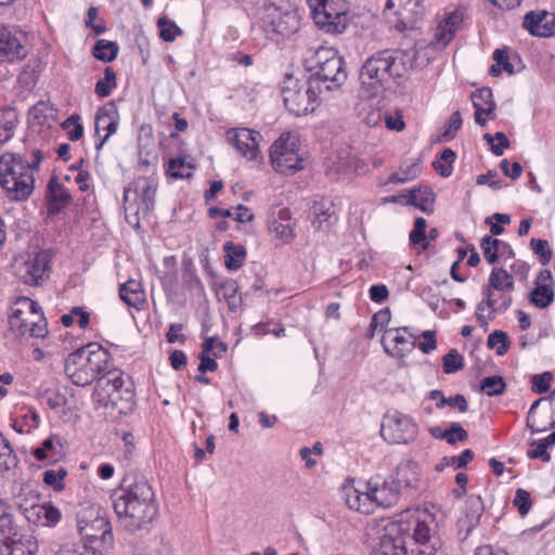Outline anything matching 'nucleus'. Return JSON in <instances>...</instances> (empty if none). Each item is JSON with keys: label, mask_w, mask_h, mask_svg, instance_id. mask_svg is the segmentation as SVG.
<instances>
[{"label": "nucleus", "mask_w": 555, "mask_h": 555, "mask_svg": "<svg viewBox=\"0 0 555 555\" xmlns=\"http://www.w3.org/2000/svg\"><path fill=\"white\" fill-rule=\"evenodd\" d=\"M114 512L129 532L150 530L157 516L155 493L142 475L127 474L111 494Z\"/></svg>", "instance_id": "f257e3e1"}, {"label": "nucleus", "mask_w": 555, "mask_h": 555, "mask_svg": "<svg viewBox=\"0 0 555 555\" xmlns=\"http://www.w3.org/2000/svg\"><path fill=\"white\" fill-rule=\"evenodd\" d=\"M415 53L401 49H385L369 56L362 64L360 81L375 95L391 82L406 76L414 66Z\"/></svg>", "instance_id": "f03ea898"}, {"label": "nucleus", "mask_w": 555, "mask_h": 555, "mask_svg": "<svg viewBox=\"0 0 555 555\" xmlns=\"http://www.w3.org/2000/svg\"><path fill=\"white\" fill-rule=\"evenodd\" d=\"M42 158L40 150L33 151L31 162L15 153L0 157V185L9 199L22 202L29 198L35 189L34 172L39 169Z\"/></svg>", "instance_id": "7ed1b4c3"}, {"label": "nucleus", "mask_w": 555, "mask_h": 555, "mask_svg": "<svg viewBox=\"0 0 555 555\" xmlns=\"http://www.w3.org/2000/svg\"><path fill=\"white\" fill-rule=\"evenodd\" d=\"M112 365V356L98 343H90L69 353L65 373L73 384L86 387L100 379Z\"/></svg>", "instance_id": "20e7f679"}, {"label": "nucleus", "mask_w": 555, "mask_h": 555, "mask_svg": "<svg viewBox=\"0 0 555 555\" xmlns=\"http://www.w3.org/2000/svg\"><path fill=\"white\" fill-rule=\"evenodd\" d=\"M10 332L16 338H44L48 322L39 304L28 297H20L10 308Z\"/></svg>", "instance_id": "39448f33"}, {"label": "nucleus", "mask_w": 555, "mask_h": 555, "mask_svg": "<svg viewBox=\"0 0 555 555\" xmlns=\"http://www.w3.org/2000/svg\"><path fill=\"white\" fill-rule=\"evenodd\" d=\"M314 73L310 81L318 87V92L333 91L341 87L347 80L345 62L337 52L331 48H320L314 56Z\"/></svg>", "instance_id": "423d86ee"}, {"label": "nucleus", "mask_w": 555, "mask_h": 555, "mask_svg": "<svg viewBox=\"0 0 555 555\" xmlns=\"http://www.w3.org/2000/svg\"><path fill=\"white\" fill-rule=\"evenodd\" d=\"M281 92L285 107L296 116L313 112L321 94L310 79L300 81L292 75H286Z\"/></svg>", "instance_id": "0eeeda50"}, {"label": "nucleus", "mask_w": 555, "mask_h": 555, "mask_svg": "<svg viewBox=\"0 0 555 555\" xmlns=\"http://www.w3.org/2000/svg\"><path fill=\"white\" fill-rule=\"evenodd\" d=\"M314 23L325 33L341 34L349 23L345 0H307Z\"/></svg>", "instance_id": "6e6552de"}, {"label": "nucleus", "mask_w": 555, "mask_h": 555, "mask_svg": "<svg viewBox=\"0 0 555 555\" xmlns=\"http://www.w3.org/2000/svg\"><path fill=\"white\" fill-rule=\"evenodd\" d=\"M384 15L399 31L414 29L424 15L423 0H388Z\"/></svg>", "instance_id": "1a4fd4ad"}, {"label": "nucleus", "mask_w": 555, "mask_h": 555, "mask_svg": "<svg viewBox=\"0 0 555 555\" xmlns=\"http://www.w3.org/2000/svg\"><path fill=\"white\" fill-rule=\"evenodd\" d=\"M270 159L275 171L289 176L302 168L298 155V139L289 133L282 134L270 149Z\"/></svg>", "instance_id": "9d476101"}, {"label": "nucleus", "mask_w": 555, "mask_h": 555, "mask_svg": "<svg viewBox=\"0 0 555 555\" xmlns=\"http://www.w3.org/2000/svg\"><path fill=\"white\" fill-rule=\"evenodd\" d=\"M417 434V425L398 411L388 413L380 426V435L389 443H409Z\"/></svg>", "instance_id": "9b49d317"}, {"label": "nucleus", "mask_w": 555, "mask_h": 555, "mask_svg": "<svg viewBox=\"0 0 555 555\" xmlns=\"http://www.w3.org/2000/svg\"><path fill=\"white\" fill-rule=\"evenodd\" d=\"M485 299L476 308V319L479 325L488 331L489 322L496 313H504L513 302V293L498 292L495 289H482Z\"/></svg>", "instance_id": "f8f14e48"}, {"label": "nucleus", "mask_w": 555, "mask_h": 555, "mask_svg": "<svg viewBox=\"0 0 555 555\" xmlns=\"http://www.w3.org/2000/svg\"><path fill=\"white\" fill-rule=\"evenodd\" d=\"M17 526L14 521L12 506L3 500L0 505V537L8 540V546L11 548V555H35L38 551L36 542L26 541V551L23 550L22 539H16Z\"/></svg>", "instance_id": "ddd939ff"}, {"label": "nucleus", "mask_w": 555, "mask_h": 555, "mask_svg": "<svg viewBox=\"0 0 555 555\" xmlns=\"http://www.w3.org/2000/svg\"><path fill=\"white\" fill-rule=\"evenodd\" d=\"M409 527L392 521L385 526L378 542L373 547V555H409L410 546L404 539Z\"/></svg>", "instance_id": "4468645a"}, {"label": "nucleus", "mask_w": 555, "mask_h": 555, "mask_svg": "<svg viewBox=\"0 0 555 555\" xmlns=\"http://www.w3.org/2000/svg\"><path fill=\"white\" fill-rule=\"evenodd\" d=\"M53 251L42 249L34 258L25 261L20 268V278L24 284L40 286L50 276Z\"/></svg>", "instance_id": "2eb2a0df"}, {"label": "nucleus", "mask_w": 555, "mask_h": 555, "mask_svg": "<svg viewBox=\"0 0 555 555\" xmlns=\"http://www.w3.org/2000/svg\"><path fill=\"white\" fill-rule=\"evenodd\" d=\"M267 29L282 37H289L300 27V18L294 10H282L274 4L267 8Z\"/></svg>", "instance_id": "dca6fc26"}, {"label": "nucleus", "mask_w": 555, "mask_h": 555, "mask_svg": "<svg viewBox=\"0 0 555 555\" xmlns=\"http://www.w3.org/2000/svg\"><path fill=\"white\" fill-rule=\"evenodd\" d=\"M414 337L408 326L386 328L382 344L391 357L403 358L415 348Z\"/></svg>", "instance_id": "f3484780"}, {"label": "nucleus", "mask_w": 555, "mask_h": 555, "mask_svg": "<svg viewBox=\"0 0 555 555\" xmlns=\"http://www.w3.org/2000/svg\"><path fill=\"white\" fill-rule=\"evenodd\" d=\"M23 38L14 28L0 26V62H15L27 56L28 50L23 44Z\"/></svg>", "instance_id": "a211bd4d"}, {"label": "nucleus", "mask_w": 555, "mask_h": 555, "mask_svg": "<svg viewBox=\"0 0 555 555\" xmlns=\"http://www.w3.org/2000/svg\"><path fill=\"white\" fill-rule=\"evenodd\" d=\"M96 388H102V390L106 393L107 400L98 389L95 390L98 401L104 402L105 405L108 404V402L115 404L116 400L121 398L119 393L122 390H125L126 393L131 395L129 387H126V378L124 373L118 370H112L111 366L98 380Z\"/></svg>", "instance_id": "6ab92c4d"}, {"label": "nucleus", "mask_w": 555, "mask_h": 555, "mask_svg": "<svg viewBox=\"0 0 555 555\" xmlns=\"http://www.w3.org/2000/svg\"><path fill=\"white\" fill-rule=\"evenodd\" d=\"M260 138L259 132L247 128L231 129L227 132L228 141L242 156L248 159H255L257 157Z\"/></svg>", "instance_id": "aec40b11"}, {"label": "nucleus", "mask_w": 555, "mask_h": 555, "mask_svg": "<svg viewBox=\"0 0 555 555\" xmlns=\"http://www.w3.org/2000/svg\"><path fill=\"white\" fill-rule=\"evenodd\" d=\"M118 122V109L114 102H108L99 108L95 115V131L99 133L105 130L106 134L95 144L96 150H101L108 138L117 131Z\"/></svg>", "instance_id": "412c9836"}, {"label": "nucleus", "mask_w": 555, "mask_h": 555, "mask_svg": "<svg viewBox=\"0 0 555 555\" xmlns=\"http://www.w3.org/2000/svg\"><path fill=\"white\" fill-rule=\"evenodd\" d=\"M524 27L535 37L555 36V14L546 11L528 12L524 17Z\"/></svg>", "instance_id": "4be33fe9"}, {"label": "nucleus", "mask_w": 555, "mask_h": 555, "mask_svg": "<svg viewBox=\"0 0 555 555\" xmlns=\"http://www.w3.org/2000/svg\"><path fill=\"white\" fill-rule=\"evenodd\" d=\"M369 490L374 504L383 507H389L397 503L401 490L395 483L392 477L386 479L380 483L377 478H371L369 480Z\"/></svg>", "instance_id": "5701e85b"}, {"label": "nucleus", "mask_w": 555, "mask_h": 555, "mask_svg": "<svg viewBox=\"0 0 555 555\" xmlns=\"http://www.w3.org/2000/svg\"><path fill=\"white\" fill-rule=\"evenodd\" d=\"M31 453L39 462L54 464L64 456L63 439L59 435L52 434Z\"/></svg>", "instance_id": "b1692460"}, {"label": "nucleus", "mask_w": 555, "mask_h": 555, "mask_svg": "<svg viewBox=\"0 0 555 555\" xmlns=\"http://www.w3.org/2000/svg\"><path fill=\"white\" fill-rule=\"evenodd\" d=\"M463 22V15L459 11H452L444 15L438 23L434 35V42L438 48H446L452 40L455 31Z\"/></svg>", "instance_id": "393cba45"}, {"label": "nucleus", "mask_w": 555, "mask_h": 555, "mask_svg": "<svg viewBox=\"0 0 555 555\" xmlns=\"http://www.w3.org/2000/svg\"><path fill=\"white\" fill-rule=\"evenodd\" d=\"M46 197L49 204L48 210L50 215H57L62 209L72 202V195L68 190L57 181L56 177H52L47 185Z\"/></svg>", "instance_id": "a878e982"}, {"label": "nucleus", "mask_w": 555, "mask_h": 555, "mask_svg": "<svg viewBox=\"0 0 555 555\" xmlns=\"http://www.w3.org/2000/svg\"><path fill=\"white\" fill-rule=\"evenodd\" d=\"M157 181L153 177H140L134 181V191L141 199L138 214L147 215L155 205Z\"/></svg>", "instance_id": "bb28decb"}, {"label": "nucleus", "mask_w": 555, "mask_h": 555, "mask_svg": "<svg viewBox=\"0 0 555 555\" xmlns=\"http://www.w3.org/2000/svg\"><path fill=\"white\" fill-rule=\"evenodd\" d=\"M480 247L483 253L485 259L493 264L498 261L499 256L505 258H513L514 251L509 244L490 235H485L480 242Z\"/></svg>", "instance_id": "cd10ccee"}, {"label": "nucleus", "mask_w": 555, "mask_h": 555, "mask_svg": "<svg viewBox=\"0 0 555 555\" xmlns=\"http://www.w3.org/2000/svg\"><path fill=\"white\" fill-rule=\"evenodd\" d=\"M420 467L411 461L401 462L396 469V476L392 478L400 490L416 488L420 483Z\"/></svg>", "instance_id": "c85d7f7f"}, {"label": "nucleus", "mask_w": 555, "mask_h": 555, "mask_svg": "<svg viewBox=\"0 0 555 555\" xmlns=\"http://www.w3.org/2000/svg\"><path fill=\"white\" fill-rule=\"evenodd\" d=\"M78 528L81 537L91 543L98 540L106 542L113 537L109 522L102 517H96L91 524L79 521Z\"/></svg>", "instance_id": "c756f323"}, {"label": "nucleus", "mask_w": 555, "mask_h": 555, "mask_svg": "<svg viewBox=\"0 0 555 555\" xmlns=\"http://www.w3.org/2000/svg\"><path fill=\"white\" fill-rule=\"evenodd\" d=\"M397 525L409 527V530L404 531V539L408 541L411 547L414 544H424L430 538V529L425 521H421L417 518H411L409 520H398Z\"/></svg>", "instance_id": "7c9ffc66"}, {"label": "nucleus", "mask_w": 555, "mask_h": 555, "mask_svg": "<svg viewBox=\"0 0 555 555\" xmlns=\"http://www.w3.org/2000/svg\"><path fill=\"white\" fill-rule=\"evenodd\" d=\"M269 230L283 242H289L294 236L289 210L285 208L280 209L278 217L273 214L269 220Z\"/></svg>", "instance_id": "2f4dec72"}, {"label": "nucleus", "mask_w": 555, "mask_h": 555, "mask_svg": "<svg viewBox=\"0 0 555 555\" xmlns=\"http://www.w3.org/2000/svg\"><path fill=\"white\" fill-rule=\"evenodd\" d=\"M120 299L129 307L140 310L145 302V294L141 284L129 280L119 287Z\"/></svg>", "instance_id": "473e14b6"}, {"label": "nucleus", "mask_w": 555, "mask_h": 555, "mask_svg": "<svg viewBox=\"0 0 555 555\" xmlns=\"http://www.w3.org/2000/svg\"><path fill=\"white\" fill-rule=\"evenodd\" d=\"M18 124V114L12 107L0 109V144H4L14 135Z\"/></svg>", "instance_id": "72a5a7b5"}, {"label": "nucleus", "mask_w": 555, "mask_h": 555, "mask_svg": "<svg viewBox=\"0 0 555 555\" xmlns=\"http://www.w3.org/2000/svg\"><path fill=\"white\" fill-rule=\"evenodd\" d=\"M346 495V503L350 508L363 514L372 512L374 501L371 495V490L367 489L366 492H360L357 489L350 488Z\"/></svg>", "instance_id": "f704fd0d"}, {"label": "nucleus", "mask_w": 555, "mask_h": 555, "mask_svg": "<svg viewBox=\"0 0 555 555\" xmlns=\"http://www.w3.org/2000/svg\"><path fill=\"white\" fill-rule=\"evenodd\" d=\"M483 289L498 292H514V278L505 269L494 268L489 278V284Z\"/></svg>", "instance_id": "c9c22d12"}, {"label": "nucleus", "mask_w": 555, "mask_h": 555, "mask_svg": "<svg viewBox=\"0 0 555 555\" xmlns=\"http://www.w3.org/2000/svg\"><path fill=\"white\" fill-rule=\"evenodd\" d=\"M434 201L435 194L427 186L411 190L408 198L410 205L415 206L424 212L433 211Z\"/></svg>", "instance_id": "e433bc0d"}, {"label": "nucleus", "mask_w": 555, "mask_h": 555, "mask_svg": "<svg viewBox=\"0 0 555 555\" xmlns=\"http://www.w3.org/2000/svg\"><path fill=\"white\" fill-rule=\"evenodd\" d=\"M22 494L15 495V504L21 513L24 515L26 520L30 524L41 525L42 522V505L38 504V494H33V502L29 505H26L21 501Z\"/></svg>", "instance_id": "4c0bfd02"}, {"label": "nucleus", "mask_w": 555, "mask_h": 555, "mask_svg": "<svg viewBox=\"0 0 555 555\" xmlns=\"http://www.w3.org/2000/svg\"><path fill=\"white\" fill-rule=\"evenodd\" d=\"M429 433L437 439H446L450 444H455L456 441H464L468 437L467 431L459 423H451L450 427L444 430L439 426H435L429 429Z\"/></svg>", "instance_id": "58836bf2"}, {"label": "nucleus", "mask_w": 555, "mask_h": 555, "mask_svg": "<svg viewBox=\"0 0 555 555\" xmlns=\"http://www.w3.org/2000/svg\"><path fill=\"white\" fill-rule=\"evenodd\" d=\"M472 101L475 108H486L487 116L493 118L496 104L493 100L492 90L488 87L477 89L472 93Z\"/></svg>", "instance_id": "ea45409f"}, {"label": "nucleus", "mask_w": 555, "mask_h": 555, "mask_svg": "<svg viewBox=\"0 0 555 555\" xmlns=\"http://www.w3.org/2000/svg\"><path fill=\"white\" fill-rule=\"evenodd\" d=\"M225 255V267L229 270H237L246 256V249L242 245H235L233 242H227L224 244Z\"/></svg>", "instance_id": "a19ab883"}, {"label": "nucleus", "mask_w": 555, "mask_h": 555, "mask_svg": "<svg viewBox=\"0 0 555 555\" xmlns=\"http://www.w3.org/2000/svg\"><path fill=\"white\" fill-rule=\"evenodd\" d=\"M554 298L553 287H546L545 285H535L529 296L530 302L540 309L547 308L554 301Z\"/></svg>", "instance_id": "79ce46f5"}, {"label": "nucleus", "mask_w": 555, "mask_h": 555, "mask_svg": "<svg viewBox=\"0 0 555 555\" xmlns=\"http://www.w3.org/2000/svg\"><path fill=\"white\" fill-rule=\"evenodd\" d=\"M221 291L231 311L236 310L242 304V297L238 295L240 285L234 280H227L221 285Z\"/></svg>", "instance_id": "37998d69"}, {"label": "nucleus", "mask_w": 555, "mask_h": 555, "mask_svg": "<svg viewBox=\"0 0 555 555\" xmlns=\"http://www.w3.org/2000/svg\"><path fill=\"white\" fill-rule=\"evenodd\" d=\"M506 384L503 377L493 375L485 377L480 383V390L489 397L504 393Z\"/></svg>", "instance_id": "c03bdc74"}, {"label": "nucleus", "mask_w": 555, "mask_h": 555, "mask_svg": "<svg viewBox=\"0 0 555 555\" xmlns=\"http://www.w3.org/2000/svg\"><path fill=\"white\" fill-rule=\"evenodd\" d=\"M421 173V166L418 163H412L408 166L401 167L398 172L392 173L386 183H405L414 180Z\"/></svg>", "instance_id": "a18cd8bd"}, {"label": "nucleus", "mask_w": 555, "mask_h": 555, "mask_svg": "<svg viewBox=\"0 0 555 555\" xmlns=\"http://www.w3.org/2000/svg\"><path fill=\"white\" fill-rule=\"evenodd\" d=\"M157 26L159 28V37L166 42H172L182 35V29L167 16L159 17Z\"/></svg>", "instance_id": "49530a36"}, {"label": "nucleus", "mask_w": 555, "mask_h": 555, "mask_svg": "<svg viewBox=\"0 0 555 555\" xmlns=\"http://www.w3.org/2000/svg\"><path fill=\"white\" fill-rule=\"evenodd\" d=\"M118 53V46L113 41L99 40L94 46V56L103 62H112L116 59Z\"/></svg>", "instance_id": "de8ad7c7"}, {"label": "nucleus", "mask_w": 555, "mask_h": 555, "mask_svg": "<svg viewBox=\"0 0 555 555\" xmlns=\"http://www.w3.org/2000/svg\"><path fill=\"white\" fill-rule=\"evenodd\" d=\"M426 220L423 217H417L414 220V228L409 235L410 242L414 245H422L423 249H426L429 245L426 237Z\"/></svg>", "instance_id": "09e8293b"}, {"label": "nucleus", "mask_w": 555, "mask_h": 555, "mask_svg": "<svg viewBox=\"0 0 555 555\" xmlns=\"http://www.w3.org/2000/svg\"><path fill=\"white\" fill-rule=\"evenodd\" d=\"M67 476V470L63 467L54 470L48 469L43 473L42 480L46 485L50 486L55 491L64 489V479Z\"/></svg>", "instance_id": "8fccbe9b"}, {"label": "nucleus", "mask_w": 555, "mask_h": 555, "mask_svg": "<svg viewBox=\"0 0 555 555\" xmlns=\"http://www.w3.org/2000/svg\"><path fill=\"white\" fill-rule=\"evenodd\" d=\"M487 346L490 349L496 348L498 356H504L508 350V337L503 331L495 330L487 339Z\"/></svg>", "instance_id": "3c124183"}, {"label": "nucleus", "mask_w": 555, "mask_h": 555, "mask_svg": "<svg viewBox=\"0 0 555 555\" xmlns=\"http://www.w3.org/2000/svg\"><path fill=\"white\" fill-rule=\"evenodd\" d=\"M463 366H464V359L459 353V351L455 349H451L442 358V367H443V372L446 374L455 373V372L462 370Z\"/></svg>", "instance_id": "603ef678"}, {"label": "nucleus", "mask_w": 555, "mask_h": 555, "mask_svg": "<svg viewBox=\"0 0 555 555\" xmlns=\"http://www.w3.org/2000/svg\"><path fill=\"white\" fill-rule=\"evenodd\" d=\"M193 167L186 165L183 158L171 159L168 164V173L172 178H190L192 176Z\"/></svg>", "instance_id": "864d4df0"}, {"label": "nucleus", "mask_w": 555, "mask_h": 555, "mask_svg": "<svg viewBox=\"0 0 555 555\" xmlns=\"http://www.w3.org/2000/svg\"><path fill=\"white\" fill-rule=\"evenodd\" d=\"M483 139L490 144L492 153L496 156H501L504 150L509 146V141L503 132H496L494 137L486 133Z\"/></svg>", "instance_id": "5fc2aeb1"}, {"label": "nucleus", "mask_w": 555, "mask_h": 555, "mask_svg": "<svg viewBox=\"0 0 555 555\" xmlns=\"http://www.w3.org/2000/svg\"><path fill=\"white\" fill-rule=\"evenodd\" d=\"M530 245L534 254H537L540 257V261L543 266L551 261L553 257V251L548 247L547 241L532 237L530 241Z\"/></svg>", "instance_id": "6e6d98bb"}, {"label": "nucleus", "mask_w": 555, "mask_h": 555, "mask_svg": "<svg viewBox=\"0 0 555 555\" xmlns=\"http://www.w3.org/2000/svg\"><path fill=\"white\" fill-rule=\"evenodd\" d=\"M553 375L551 372L535 374L531 377V389L538 395L546 393L551 387Z\"/></svg>", "instance_id": "4d7b16f0"}, {"label": "nucleus", "mask_w": 555, "mask_h": 555, "mask_svg": "<svg viewBox=\"0 0 555 555\" xmlns=\"http://www.w3.org/2000/svg\"><path fill=\"white\" fill-rule=\"evenodd\" d=\"M513 505L521 516L527 515L532 506L530 493L525 489H517Z\"/></svg>", "instance_id": "13d9d810"}, {"label": "nucleus", "mask_w": 555, "mask_h": 555, "mask_svg": "<svg viewBox=\"0 0 555 555\" xmlns=\"http://www.w3.org/2000/svg\"><path fill=\"white\" fill-rule=\"evenodd\" d=\"M508 224L511 222V217L506 214L495 212L491 217L486 219V223L490 224V236H498L504 232V228L499 224Z\"/></svg>", "instance_id": "bf43d9fd"}, {"label": "nucleus", "mask_w": 555, "mask_h": 555, "mask_svg": "<svg viewBox=\"0 0 555 555\" xmlns=\"http://www.w3.org/2000/svg\"><path fill=\"white\" fill-rule=\"evenodd\" d=\"M462 127V116L459 111H455L451 114L449 122L441 134V140L449 141L452 140L459 129Z\"/></svg>", "instance_id": "052dcab7"}, {"label": "nucleus", "mask_w": 555, "mask_h": 555, "mask_svg": "<svg viewBox=\"0 0 555 555\" xmlns=\"http://www.w3.org/2000/svg\"><path fill=\"white\" fill-rule=\"evenodd\" d=\"M42 397L51 409L64 406L67 402L66 396L56 389H47Z\"/></svg>", "instance_id": "680f3d73"}, {"label": "nucleus", "mask_w": 555, "mask_h": 555, "mask_svg": "<svg viewBox=\"0 0 555 555\" xmlns=\"http://www.w3.org/2000/svg\"><path fill=\"white\" fill-rule=\"evenodd\" d=\"M444 405H449L452 408H457L460 412L464 413L468 409L467 401L463 395H455L454 397L442 398V400L436 403L438 409L443 408Z\"/></svg>", "instance_id": "e2e57ef3"}, {"label": "nucleus", "mask_w": 555, "mask_h": 555, "mask_svg": "<svg viewBox=\"0 0 555 555\" xmlns=\"http://www.w3.org/2000/svg\"><path fill=\"white\" fill-rule=\"evenodd\" d=\"M390 319H391V313H390L389 308H384L380 311H378L377 313H375L373 315V318L371 320V324H370V327L372 331L371 336H373V332L377 327H380L382 331L386 330L385 327L390 322Z\"/></svg>", "instance_id": "0e129e2a"}, {"label": "nucleus", "mask_w": 555, "mask_h": 555, "mask_svg": "<svg viewBox=\"0 0 555 555\" xmlns=\"http://www.w3.org/2000/svg\"><path fill=\"white\" fill-rule=\"evenodd\" d=\"M531 446L534 447V449L528 450V452H527L528 457L540 459L541 461H543L545 463L551 461V455L547 452V448L541 441V439L533 440L531 442Z\"/></svg>", "instance_id": "69168bd1"}, {"label": "nucleus", "mask_w": 555, "mask_h": 555, "mask_svg": "<svg viewBox=\"0 0 555 555\" xmlns=\"http://www.w3.org/2000/svg\"><path fill=\"white\" fill-rule=\"evenodd\" d=\"M42 505V522L41 525L42 526H51V525H55L60 521L61 519V512L59 508L52 506V505H46V504H41Z\"/></svg>", "instance_id": "338daca9"}, {"label": "nucleus", "mask_w": 555, "mask_h": 555, "mask_svg": "<svg viewBox=\"0 0 555 555\" xmlns=\"http://www.w3.org/2000/svg\"><path fill=\"white\" fill-rule=\"evenodd\" d=\"M384 121L386 128L392 131H401L405 127L403 115L400 111H396L395 114H385Z\"/></svg>", "instance_id": "774afa93"}]
</instances>
